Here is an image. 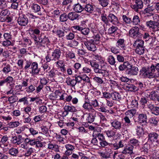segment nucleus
<instances>
[{
    "instance_id": "a18cd8bd",
    "label": "nucleus",
    "mask_w": 159,
    "mask_h": 159,
    "mask_svg": "<svg viewBox=\"0 0 159 159\" xmlns=\"http://www.w3.org/2000/svg\"><path fill=\"white\" fill-rule=\"evenodd\" d=\"M42 132L44 134H45L47 136L48 135L50 136L49 134L48 128L46 126H43L41 127Z\"/></svg>"
},
{
    "instance_id": "2eb2a0df",
    "label": "nucleus",
    "mask_w": 159,
    "mask_h": 159,
    "mask_svg": "<svg viewBox=\"0 0 159 159\" xmlns=\"http://www.w3.org/2000/svg\"><path fill=\"white\" fill-rule=\"evenodd\" d=\"M31 68L32 69L31 73L33 75H37L39 74V70L38 68V64L36 62H32Z\"/></svg>"
},
{
    "instance_id": "473e14b6",
    "label": "nucleus",
    "mask_w": 159,
    "mask_h": 159,
    "mask_svg": "<svg viewBox=\"0 0 159 159\" xmlns=\"http://www.w3.org/2000/svg\"><path fill=\"white\" fill-rule=\"evenodd\" d=\"M20 123L19 121H15L11 122L8 124L7 125L10 128H14L19 126Z\"/></svg>"
},
{
    "instance_id": "f3484780",
    "label": "nucleus",
    "mask_w": 159,
    "mask_h": 159,
    "mask_svg": "<svg viewBox=\"0 0 159 159\" xmlns=\"http://www.w3.org/2000/svg\"><path fill=\"white\" fill-rule=\"evenodd\" d=\"M147 116L146 114L141 113L139 115L138 117V120L139 122L140 123H147Z\"/></svg>"
},
{
    "instance_id": "49530a36",
    "label": "nucleus",
    "mask_w": 159,
    "mask_h": 159,
    "mask_svg": "<svg viewBox=\"0 0 159 159\" xmlns=\"http://www.w3.org/2000/svg\"><path fill=\"white\" fill-rule=\"evenodd\" d=\"M17 99H18L16 96H11L8 98V100L10 104H12L15 102Z\"/></svg>"
},
{
    "instance_id": "4be33fe9",
    "label": "nucleus",
    "mask_w": 159,
    "mask_h": 159,
    "mask_svg": "<svg viewBox=\"0 0 159 159\" xmlns=\"http://www.w3.org/2000/svg\"><path fill=\"white\" fill-rule=\"evenodd\" d=\"M136 130V134L139 138L144 135V129L143 127L141 126H137Z\"/></svg>"
},
{
    "instance_id": "7c9ffc66",
    "label": "nucleus",
    "mask_w": 159,
    "mask_h": 159,
    "mask_svg": "<svg viewBox=\"0 0 159 159\" xmlns=\"http://www.w3.org/2000/svg\"><path fill=\"white\" fill-rule=\"evenodd\" d=\"M99 154L102 159H107L111 157V153L107 151L100 152Z\"/></svg>"
},
{
    "instance_id": "20e7f679",
    "label": "nucleus",
    "mask_w": 159,
    "mask_h": 159,
    "mask_svg": "<svg viewBox=\"0 0 159 159\" xmlns=\"http://www.w3.org/2000/svg\"><path fill=\"white\" fill-rule=\"evenodd\" d=\"M159 135L156 132H151L148 133V141L151 142L154 146L159 145V140L158 139Z\"/></svg>"
},
{
    "instance_id": "e433bc0d",
    "label": "nucleus",
    "mask_w": 159,
    "mask_h": 159,
    "mask_svg": "<svg viewBox=\"0 0 159 159\" xmlns=\"http://www.w3.org/2000/svg\"><path fill=\"white\" fill-rule=\"evenodd\" d=\"M8 152L10 154L13 156H16L19 153L18 149L14 148H11Z\"/></svg>"
},
{
    "instance_id": "aec40b11",
    "label": "nucleus",
    "mask_w": 159,
    "mask_h": 159,
    "mask_svg": "<svg viewBox=\"0 0 159 159\" xmlns=\"http://www.w3.org/2000/svg\"><path fill=\"white\" fill-rule=\"evenodd\" d=\"M31 36L34 39L35 44L39 47H41L42 39L41 36H37L34 34H32Z\"/></svg>"
},
{
    "instance_id": "412c9836",
    "label": "nucleus",
    "mask_w": 159,
    "mask_h": 159,
    "mask_svg": "<svg viewBox=\"0 0 159 159\" xmlns=\"http://www.w3.org/2000/svg\"><path fill=\"white\" fill-rule=\"evenodd\" d=\"M108 18L111 22L115 25L119 23L117 17L113 14H110L108 16Z\"/></svg>"
},
{
    "instance_id": "a878e982",
    "label": "nucleus",
    "mask_w": 159,
    "mask_h": 159,
    "mask_svg": "<svg viewBox=\"0 0 159 159\" xmlns=\"http://www.w3.org/2000/svg\"><path fill=\"white\" fill-rule=\"evenodd\" d=\"M136 111L135 109L129 110L125 112V116L131 118L135 114Z\"/></svg>"
},
{
    "instance_id": "4d7b16f0",
    "label": "nucleus",
    "mask_w": 159,
    "mask_h": 159,
    "mask_svg": "<svg viewBox=\"0 0 159 159\" xmlns=\"http://www.w3.org/2000/svg\"><path fill=\"white\" fill-rule=\"evenodd\" d=\"M148 99L144 97H142L140 100V104L144 107L147 103Z\"/></svg>"
},
{
    "instance_id": "4c0bfd02",
    "label": "nucleus",
    "mask_w": 159,
    "mask_h": 159,
    "mask_svg": "<svg viewBox=\"0 0 159 159\" xmlns=\"http://www.w3.org/2000/svg\"><path fill=\"white\" fill-rule=\"evenodd\" d=\"M41 47H44L45 45L47 44L50 43V41L48 37L45 36L41 39Z\"/></svg>"
},
{
    "instance_id": "f8f14e48",
    "label": "nucleus",
    "mask_w": 159,
    "mask_h": 159,
    "mask_svg": "<svg viewBox=\"0 0 159 159\" xmlns=\"http://www.w3.org/2000/svg\"><path fill=\"white\" fill-rule=\"evenodd\" d=\"M125 141L120 140L118 143L110 144L111 147H113L114 150H117L118 149L123 147L124 146Z\"/></svg>"
},
{
    "instance_id": "f03ea898",
    "label": "nucleus",
    "mask_w": 159,
    "mask_h": 159,
    "mask_svg": "<svg viewBox=\"0 0 159 159\" xmlns=\"http://www.w3.org/2000/svg\"><path fill=\"white\" fill-rule=\"evenodd\" d=\"M89 62L95 73H98L102 76H107L109 75L108 71L100 69L98 64L95 60H90Z\"/></svg>"
},
{
    "instance_id": "ea45409f",
    "label": "nucleus",
    "mask_w": 159,
    "mask_h": 159,
    "mask_svg": "<svg viewBox=\"0 0 159 159\" xmlns=\"http://www.w3.org/2000/svg\"><path fill=\"white\" fill-rule=\"evenodd\" d=\"M145 51L144 47H137L136 48L135 51L136 53L139 55H142L143 54Z\"/></svg>"
},
{
    "instance_id": "338daca9",
    "label": "nucleus",
    "mask_w": 159,
    "mask_h": 159,
    "mask_svg": "<svg viewBox=\"0 0 159 159\" xmlns=\"http://www.w3.org/2000/svg\"><path fill=\"white\" fill-rule=\"evenodd\" d=\"M79 43L75 40H72L69 44L70 47L72 48H74L75 47L78 45Z\"/></svg>"
},
{
    "instance_id": "f704fd0d",
    "label": "nucleus",
    "mask_w": 159,
    "mask_h": 159,
    "mask_svg": "<svg viewBox=\"0 0 159 159\" xmlns=\"http://www.w3.org/2000/svg\"><path fill=\"white\" fill-rule=\"evenodd\" d=\"M37 141L34 139H30L27 138L25 140V142L26 143L29 144L31 146L35 145Z\"/></svg>"
},
{
    "instance_id": "052dcab7",
    "label": "nucleus",
    "mask_w": 159,
    "mask_h": 159,
    "mask_svg": "<svg viewBox=\"0 0 159 159\" xmlns=\"http://www.w3.org/2000/svg\"><path fill=\"white\" fill-rule=\"evenodd\" d=\"M29 79H23L21 80V86L22 87H26L28 85V82Z\"/></svg>"
},
{
    "instance_id": "bf43d9fd",
    "label": "nucleus",
    "mask_w": 159,
    "mask_h": 159,
    "mask_svg": "<svg viewBox=\"0 0 159 159\" xmlns=\"http://www.w3.org/2000/svg\"><path fill=\"white\" fill-rule=\"evenodd\" d=\"M122 18L126 24L130 23L131 21V19L127 17L125 15H123Z\"/></svg>"
},
{
    "instance_id": "9b49d317",
    "label": "nucleus",
    "mask_w": 159,
    "mask_h": 159,
    "mask_svg": "<svg viewBox=\"0 0 159 159\" xmlns=\"http://www.w3.org/2000/svg\"><path fill=\"white\" fill-rule=\"evenodd\" d=\"M135 3L134 5L131 6L133 9L138 10L139 9H141L143 7V3L141 0H135Z\"/></svg>"
},
{
    "instance_id": "5701e85b",
    "label": "nucleus",
    "mask_w": 159,
    "mask_h": 159,
    "mask_svg": "<svg viewBox=\"0 0 159 159\" xmlns=\"http://www.w3.org/2000/svg\"><path fill=\"white\" fill-rule=\"evenodd\" d=\"M66 83L67 85L72 87H74L76 84L75 80L71 79L69 77L66 78Z\"/></svg>"
},
{
    "instance_id": "13d9d810",
    "label": "nucleus",
    "mask_w": 159,
    "mask_h": 159,
    "mask_svg": "<svg viewBox=\"0 0 159 159\" xmlns=\"http://www.w3.org/2000/svg\"><path fill=\"white\" fill-rule=\"evenodd\" d=\"M140 20L139 17L137 16H134L133 19V22L134 24L137 25L139 24L140 22Z\"/></svg>"
},
{
    "instance_id": "1a4fd4ad",
    "label": "nucleus",
    "mask_w": 159,
    "mask_h": 159,
    "mask_svg": "<svg viewBox=\"0 0 159 159\" xmlns=\"http://www.w3.org/2000/svg\"><path fill=\"white\" fill-rule=\"evenodd\" d=\"M110 123L111 126L116 129H120L122 127L121 122L117 120H111L110 121Z\"/></svg>"
},
{
    "instance_id": "a211bd4d",
    "label": "nucleus",
    "mask_w": 159,
    "mask_h": 159,
    "mask_svg": "<svg viewBox=\"0 0 159 159\" xmlns=\"http://www.w3.org/2000/svg\"><path fill=\"white\" fill-rule=\"evenodd\" d=\"M10 12L8 11H2L0 13V21H3L6 20Z\"/></svg>"
},
{
    "instance_id": "4468645a",
    "label": "nucleus",
    "mask_w": 159,
    "mask_h": 159,
    "mask_svg": "<svg viewBox=\"0 0 159 159\" xmlns=\"http://www.w3.org/2000/svg\"><path fill=\"white\" fill-rule=\"evenodd\" d=\"M138 71L137 67L132 66L130 68L127 70L126 72L128 75H136L138 73Z\"/></svg>"
},
{
    "instance_id": "864d4df0",
    "label": "nucleus",
    "mask_w": 159,
    "mask_h": 159,
    "mask_svg": "<svg viewBox=\"0 0 159 159\" xmlns=\"http://www.w3.org/2000/svg\"><path fill=\"white\" fill-rule=\"evenodd\" d=\"M47 61L44 63L42 66L43 68V69L44 71L46 72H47L48 70L50 69V67L49 66V64L48 63Z\"/></svg>"
},
{
    "instance_id": "37998d69",
    "label": "nucleus",
    "mask_w": 159,
    "mask_h": 159,
    "mask_svg": "<svg viewBox=\"0 0 159 159\" xmlns=\"http://www.w3.org/2000/svg\"><path fill=\"white\" fill-rule=\"evenodd\" d=\"M58 74L57 71L56 70L52 69L48 72V75L50 77H55Z\"/></svg>"
},
{
    "instance_id": "9d476101",
    "label": "nucleus",
    "mask_w": 159,
    "mask_h": 159,
    "mask_svg": "<svg viewBox=\"0 0 159 159\" xmlns=\"http://www.w3.org/2000/svg\"><path fill=\"white\" fill-rule=\"evenodd\" d=\"M17 22L18 24L21 26H26L28 23V19L25 15L19 16Z\"/></svg>"
},
{
    "instance_id": "69168bd1",
    "label": "nucleus",
    "mask_w": 159,
    "mask_h": 159,
    "mask_svg": "<svg viewBox=\"0 0 159 159\" xmlns=\"http://www.w3.org/2000/svg\"><path fill=\"white\" fill-rule=\"evenodd\" d=\"M156 38L155 37H152L151 36V38L149 39L148 41L149 43L152 46V45L155 44V41H156Z\"/></svg>"
},
{
    "instance_id": "c9c22d12",
    "label": "nucleus",
    "mask_w": 159,
    "mask_h": 159,
    "mask_svg": "<svg viewBox=\"0 0 159 159\" xmlns=\"http://www.w3.org/2000/svg\"><path fill=\"white\" fill-rule=\"evenodd\" d=\"M143 151L145 153L148 154L149 156L150 153V145L147 144L146 143L144 144V146L143 147Z\"/></svg>"
},
{
    "instance_id": "3c124183",
    "label": "nucleus",
    "mask_w": 159,
    "mask_h": 159,
    "mask_svg": "<svg viewBox=\"0 0 159 159\" xmlns=\"http://www.w3.org/2000/svg\"><path fill=\"white\" fill-rule=\"evenodd\" d=\"M32 62L29 60H26V62L25 64V66L23 69L25 70L26 71L31 66Z\"/></svg>"
},
{
    "instance_id": "8fccbe9b",
    "label": "nucleus",
    "mask_w": 159,
    "mask_h": 159,
    "mask_svg": "<svg viewBox=\"0 0 159 159\" xmlns=\"http://www.w3.org/2000/svg\"><path fill=\"white\" fill-rule=\"evenodd\" d=\"M158 119L157 117H151L150 118L149 122L152 124L156 126L157 125L158 122Z\"/></svg>"
},
{
    "instance_id": "5fc2aeb1",
    "label": "nucleus",
    "mask_w": 159,
    "mask_h": 159,
    "mask_svg": "<svg viewBox=\"0 0 159 159\" xmlns=\"http://www.w3.org/2000/svg\"><path fill=\"white\" fill-rule=\"evenodd\" d=\"M4 39L5 40H9L11 39L12 36L11 35V32H9L7 33H5L3 35Z\"/></svg>"
},
{
    "instance_id": "c85d7f7f",
    "label": "nucleus",
    "mask_w": 159,
    "mask_h": 159,
    "mask_svg": "<svg viewBox=\"0 0 159 159\" xmlns=\"http://www.w3.org/2000/svg\"><path fill=\"white\" fill-rule=\"evenodd\" d=\"M125 87L126 89L131 91H136L138 88L132 84H127Z\"/></svg>"
},
{
    "instance_id": "ddd939ff",
    "label": "nucleus",
    "mask_w": 159,
    "mask_h": 159,
    "mask_svg": "<svg viewBox=\"0 0 159 159\" xmlns=\"http://www.w3.org/2000/svg\"><path fill=\"white\" fill-rule=\"evenodd\" d=\"M134 147L131 145H128L125 147L124 149L121 152L123 154H132Z\"/></svg>"
},
{
    "instance_id": "72a5a7b5",
    "label": "nucleus",
    "mask_w": 159,
    "mask_h": 159,
    "mask_svg": "<svg viewBox=\"0 0 159 159\" xmlns=\"http://www.w3.org/2000/svg\"><path fill=\"white\" fill-rule=\"evenodd\" d=\"M107 62L111 65H114L116 62L115 57L112 55H109L107 58Z\"/></svg>"
},
{
    "instance_id": "bb28decb",
    "label": "nucleus",
    "mask_w": 159,
    "mask_h": 159,
    "mask_svg": "<svg viewBox=\"0 0 159 159\" xmlns=\"http://www.w3.org/2000/svg\"><path fill=\"white\" fill-rule=\"evenodd\" d=\"M144 42L142 39H138L136 40L134 42L133 46L135 48L144 47Z\"/></svg>"
},
{
    "instance_id": "680f3d73",
    "label": "nucleus",
    "mask_w": 159,
    "mask_h": 159,
    "mask_svg": "<svg viewBox=\"0 0 159 159\" xmlns=\"http://www.w3.org/2000/svg\"><path fill=\"white\" fill-rule=\"evenodd\" d=\"M93 80L99 84H104V81L102 78L98 77L95 76L93 78Z\"/></svg>"
},
{
    "instance_id": "b1692460",
    "label": "nucleus",
    "mask_w": 159,
    "mask_h": 159,
    "mask_svg": "<svg viewBox=\"0 0 159 159\" xmlns=\"http://www.w3.org/2000/svg\"><path fill=\"white\" fill-rule=\"evenodd\" d=\"M82 107L85 110L89 111L95 110L93 107L91 106L90 103L86 101L85 102Z\"/></svg>"
},
{
    "instance_id": "dca6fc26",
    "label": "nucleus",
    "mask_w": 159,
    "mask_h": 159,
    "mask_svg": "<svg viewBox=\"0 0 159 159\" xmlns=\"http://www.w3.org/2000/svg\"><path fill=\"white\" fill-rule=\"evenodd\" d=\"M59 146L56 144H52L50 142L48 145V148L50 150H54L56 152H60Z\"/></svg>"
},
{
    "instance_id": "09e8293b",
    "label": "nucleus",
    "mask_w": 159,
    "mask_h": 159,
    "mask_svg": "<svg viewBox=\"0 0 159 159\" xmlns=\"http://www.w3.org/2000/svg\"><path fill=\"white\" fill-rule=\"evenodd\" d=\"M7 85L9 84L10 86L11 85L12 83L14 82V79L11 76H8L5 79Z\"/></svg>"
},
{
    "instance_id": "79ce46f5",
    "label": "nucleus",
    "mask_w": 159,
    "mask_h": 159,
    "mask_svg": "<svg viewBox=\"0 0 159 159\" xmlns=\"http://www.w3.org/2000/svg\"><path fill=\"white\" fill-rule=\"evenodd\" d=\"M91 70V69L90 67L85 66L83 67L81 72L82 73L89 74L90 73Z\"/></svg>"
},
{
    "instance_id": "0eeeda50",
    "label": "nucleus",
    "mask_w": 159,
    "mask_h": 159,
    "mask_svg": "<svg viewBox=\"0 0 159 159\" xmlns=\"http://www.w3.org/2000/svg\"><path fill=\"white\" fill-rule=\"evenodd\" d=\"M93 40L84 41V44L86 46L87 49L89 51L94 52L97 49L95 45L93 43Z\"/></svg>"
},
{
    "instance_id": "a19ab883",
    "label": "nucleus",
    "mask_w": 159,
    "mask_h": 159,
    "mask_svg": "<svg viewBox=\"0 0 159 159\" xmlns=\"http://www.w3.org/2000/svg\"><path fill=\"white\" fill-rule=\"evenodd\" d=\"M110 144H112V143H108L105 140V139L103 141H100L99 143L98 146L99 147H104L108 145L111 147Z\"/></svg>"
},
{
    "instance_id": "f257e3e1",
    "label": "nucleus",
    "mask_w": 159,
    "mask_h": 159,
    "mask_svg": "<svg viewBox=\"0 0 159 159\" xmlns=\"http://www.w3.org/2000/svg\"><path fill=\"white\" fill-rule=\"evenodd\" d=\"M143 75L145 78L159 77V63L152 65L150 67L142 68Z\"/></svg>"
},
{
    "instance_id": "c03bdc74",
    "label": "nucleus",
    "mask_w": 159,
    "mask_h": 159,
    "mask_svg": "<svg viewBox=\"0 0 159 159\" xmlns=\"http://www.w3.org/2000/svg\"><path fill=\"white\" fill-rule=\"evenodd\" d=\"M129 143L130 144V145H131L133 146H138L139 145V141L135 138H133L130 140Z\"/></svg>"
},
{
    "instance_id": "6e6d98bb",
    "label": "nucleus",
    "mask_w": 159,
    "mask_h": 159,
    "mask_svg": "<svg viewBox=\"0 0 159 159\" xmlns=\"http://www.w3.org/2000/svg\"><path fill=\"white\" fill-rule=\"evenodd\" d=\"M26 91L28 93H32L35 90V88L34 87V86L31 85L29 86L28 88H25Z\"/></svg>"
},
{
    "instance_id": "2f4dec72",
    "label": "nucleus",
    "mask_w": 159,
    "mask_h": 159,
    "mask_svg": "<svg viewBox=\"0 0 159 159\" xmlns=\"http://www.w3.org/2000/svg\"><path fill=\"white\" fill-rule=\"evenodd\" d=\"M4 67H3L2 71L5 74H7L10 72L11 70V66L9 64L5 63Z\"/></svg>"
},
{
    "instance_id": "774afa93",
    "label": "nucleus",
    "mask_w": 159,
    "mask_h": 159,
    "mask_svg": "<svg viewBox=\"0 0 159 159\" xmlns=\"http://www.w3.org/2000/svg\"><path fill=\"white\" fill-rule=\"evenodd\" d=\"M11 42L9 40H6L2 42V44L4 47H8L11 44Z\"/></svg>"
},
{
    "instance_id": "39448f33",
    "label": "nucleus",
    "mask_w": 159,
    "mask_h": 159,
    "mask_svg": "<svg viewBox=\"0 0 159 159\" xmlns=\"http://www.w3.org/2000/svg\"><path fill=\"white\" fill-rule=\"evenodd\" d=\"M146 24L149 29L153 32L159 31V23L158 21L150 20L147 21Z\"/></svg>"
},
{
    "instance_id": "6e6552de",
    "label": "nucleus",
    "mask_w": 159,
    "mask_h": 159,
    "mask_svg": "<svg viewBox=\"0 0 159 159\" xmlns=\"http://www.w3.org/2000/svg\"><path fill=\"white\" fill-rule=\"evenodd\" d=\"M139 29L136 26L131 29L129 31V35L134 38L139 37L141 36V34L139 32Z\"/></svg>"
},
{
    "instance_id": "de8ad7c7",
    "label": "nucleus",
    "mask_w": 159,
    "mask_h": 159,
    "mask_svg": "<svg viewBox=\"0 0 159 159\" xmlns=\"http://www.w3.org/2000/svg\"><path fill=\"white\" fill-rule=\"evenodd\" d=\"M105 133L106 134L107 137L110 138L113 137L115 134V133L112 130L105 131Z\"/></svg>"
},
{
    "instance_id": "7ed1b4c3",
    "label": "nucleus",
    "mask_w": 159,
    "mask_h": 159,
    "mask_svg": "<svg viewBox=\"0 0 159 159\" xmlns=\"http://www.w3.org/2000/svg\"><path fill=\"white\" fill-rule=\"evenodd\" d=\"M47 53L45 57L46 60L47 62H49L51 60H59L61 54L60 50L58 48L55 49L51 53L49 52H48Z\"/></svg>"
},
{
    "instance_id": "cd10ccee",
    "label": "nucleus",
    "mask_w": 159,
    "mask_h": 159,
    "mask_svg": "<svg viewBox=\"0 0 159 159\" xmlns=\"http://www.w3.org/2000/svg\"><path fill=\"white\" fill-rule=\"evenodd\" d=\"M111 97L113 100L118 101H119L121 98L120 93L116 92H114L111 93Z\"/></svg>"
},
{
    "instance_id": "393cba45",
    "label": "nucleus",
    "mask_w": 159,
    "mask_h": 159,
    "mask_svg": "<svg viewBox=\"0 0 159 159\" xmlns=\"http://www.w3.org/2000/svg\"><path fill=\"white\" fill-rule=\"evenodd\" d=\"M82 11H78L76 12H72L69 13L68 16V17L71 20L76 19L78 17V15L77 12L80 13Z\"/></svg>"
},
{
    "instance_id": "58836bf2",
    "label": "nucleus",
    "mask_w": 159,
    "mask_h": 159,
    "mask_svg": "<svg viewBox=\"0 0 159 159\" xmlns=\"http://www.w3.org/2000/svg\"><path fill=\"white\" fill-rule=\"evenodd\" d=\"M118 30V28L116 26H112L108 30V33L111 34L113 33H116V31Z\"/></svg>"
},
{
    "instance_id": "423d86ee",
    "label": "nucleus",
    "mask_w": 159,
    "mask_h": 159,
    "mask_svg": "<svg viewBox=\"0 0 159 159\" xmlns=\"http://www.w3.org/2000/svg\"><path fill=\"white\" fill-rule=\"evenodd\" d=\"M97 112L95 110L90 111V112L88 114H84L82 117L83 118H85L87 122L91 123L94 121L95 118L96 116Z\"/></svg>"
},
{
    "instance_id": "6ab92c4d",
    "label": "nucleus",
    "mask_w": 159,
    "mask_h": 159,
    "mask_svg": "<svg viewBox=\"0 0 159 159\" xmlns=\"http://www.w3.org/2000/svg\"><path fill=\"white\" fill-rule=\"evenodd\" d=\"M124 40L123 39H120L117 42L116 46L122 50H125L126 48L124 43Z\"/></svg>"
},
{
    "instance_id": "603ef678",
    "label": "nucleus",
    "mask_w": 159,
    "mask_h": 159,
    "mask_svg": "<svg viewBox=\"0 0 159 159\" xmlns=\"http://www.w3.org/2000/svg\"><path fill=\"white\" fill-rule=\"evenodd\" d=\"M66 56L67 58H68L70 59L75 58V53L72 51H69L68 52H67L66 54Z\"/></svg>"
},
{
    "instance_id": "e2e57ef3",
    "label": "nucleus",
    "mask_w": 159,
    "mask_h": 159,
    "mask_svg": "<svg viewBox=\"0 0 159 159\" xmlns=\"http://www.w3.org/2000/svg\"><path fill=\"white\" fill-rule=\"evenodd\" d=\"M90 31V29L88 28H82L81 32V33L84 35H87L89 34Z\"/></svg>"
},
{
    "instance_id": "c756f323",
    "label": "nucleus",
    "mask_w": 159,
    "mask_h": 159,
    "mask_svg": "<svg viewBox=\"0 0 159 159\" xmlns=\"http://www.w3.org/2000/svg\"><path fill=\"white\" fill-rule=\"evenodd\" d=\"M64 109L65 111L68 112H74L76 111L75 107L72 106L66 105L64 107Z\"/></svg>"
},
{
    "instance_id": "0e129e2a",
    "label": "nucleus",
    "mask_w": 159,
    "mask_h": 159,
    "mask_svg": "<svg viewBox=\"0 0 159 159\" xmlns=\"http://www.w3.org/2000/svg\"><path fill=\"white\" fill-rule=\"evenodd\" d=\"M28 98L27 97H25L24 98H21L19 100L18 102H24V104L28 105L29 104V102L28 100Z\"/></svg>"
}]
</instances>
